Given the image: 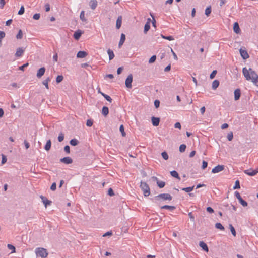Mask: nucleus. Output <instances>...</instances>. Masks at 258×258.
Returning <instances> with one entry per match:
<instances>
[{
  "label": "nucleus",
  "instance_id": "obj_12",
  "mask_svg": "<svg viewBox=\"0 0 258 258\" xmlns=\"http://www.w3.org/2000/svg\"><path fill=\"white\" fill-rule=\"evenodd\" d=\"M234 99L235 100H238L239 99L241 96V91L240 89H236L235 90L234 92Z\"/></svg>",
  "mask_w": 258,
  "mask_h": 258
},
{
  "label": "nucleus",
  "instance_id": "obj_3",
  "mask_svg": "<svg viewBox=\"0 0 258 258\" xmlns=\"http://www.w3.org/2000/svg\"><path fill=\"white\" fill-rule=\"evenodd\" d=\"M172 199V196L169 194H161L154 197V199L156 201H160L161 199L163 201H170Z\"/></svg>",
  "mask_w": 258,
  "mask_h": 258
},
{
  "label": "nucleus",
  "instance_id": "obj_56",
  "mask_svg": "<svg viewBox=\"0 0 258 258\" xmlns=\"http://www.w3.org/2000/svg\"><path fill=\"white\" fill-rule=\"evenodd\" d=\"M160 105V101L158 100H155L154 101V106L155 107L157 108L159 107Z\"/></svg>",
  "mask_w": 258,
  "mask_h": 258
},
{
  "label": "nucleus",
  "instance_id": "obj_53",
  "mask_svg": "<svg viewBox=\"0 0 258 258\" xmlns=\"http://www.w3.org/2000/svg\"><path fill=\"white\" fill-rule=\"evenodd\" d=\"M40 17V14L39 13L35 14L33 16V18L35 20H38L39 19Z\"/></svg>",
  "mask_w": 258,
  "mask_h": 258
},
{
  "label": "nucleus",
  "instance_id": "obj_17",
  "mask_svg": "<svg viewBox=\"0 0 258 258\" xmlns=\"http://www.w3.org/2000/svg\"><path fill=\"white\" fill-rule=\"evenodd\" d=\"M233 31L236 34H239L240 32V29L237 22H235L234 23Z\"/></svg>",
  "mask_w": 258,
  "mask_h": 258
},
{
  "label": "nucleus",
  "instance_id": "obj_24",
  "mask_svg": "<svg viewBox=\"0 0 258 258\" xmlns=\"http://www.w3.org/2000/svg\"><path fill=\"white\" fill-rule=\"evenodd\" d=\"M51 140H48L47 142H46V144L44 147V149L46 151H49L50 148H51Z\"/></svg>",
  "mask_w": 258,
  "mask_h": 258
},
{
  "label": "nucleus",
  "instance_id": "obj_4",
  "mask_svg": "<svg viewBox=\"0 0 258 258\" xmlns=\"http://www.w3.org/2000/svg\"><path fill=\"white\" fill-rule=\"evenodd\" d=\"M35 252L37 256H39L42 258L46 257L48 254L47 250L44 248H36Z\"/></svg>",
  "mask_w": 258,
  "mask_h": 258
},
{
  "label": "nucleus",
  "instance_id": "obj_33",
  "mask_svg": "<svg viewBox=\"0 0 258 258\" xmlns=\"http://www.w3.org/2000/svg\"><path fill=\"white\" fill-rule=\"evenodd\" d=\"M157 184L158 186L160 188L164 187L165 185V182L162 181H157Z\"/></svg>",
  "mask_w": 258,
  "mask_h": 258
},
{
  "label": "nucleus",
  "instance_id": "obj_15",
  "mask_svg": "<svg viewBox=\"0 0 258 258\" xmlns=\"http://www.w3.org/2000/svg\"><path fill=\"white\" fill-rule=\"evenodd\" d=\"M24 49L23 48L19 47L17 49L16 52L15 53V56L17 57H21L24 53Z\"/></svg>",
  "mask_w": 258,
  "mask_h": 258
},
{
  "label": "nucleus",
  "instance_id": "obj_64",
  "mask_svg": "<svg viewBox=\"0 0 258 258\" xmlns=\"http://www.w3.org/2000/svg\"><path fill=\"white\" fill-rule=\"evenodd\" d=\"M174 127H175V128L180 129L181 127V126L180 123L178 122H176L174 124Z\"/></svg>",
  "mask_w": 258,
  "mask_h": 258
},
{
  "label": "nucleus",
  "instance_id": "obj_23",
  "mask_svg": "<svg viewBox=\"0 0 258 258\" xmlns=\"http://www.w3.org/2000/svg\"><path fill=\"white\" fill-rule=\"evenodd\" d=\"M219 85V81L217 80H215L212 83V89L214 90L216 89Z\"/></svg>",
  "mask_w": 258,
  "mask_h": 258
},
{
  "label": "nucleus",
  "instance_id": "obj_21",
  "mask_svg": "<svg viewBox=\"0 0 258 258\" xmlns=\"http://www.w3.org/2000/svg\"><path fill=\"white\" fill-rule=\"evenodd\" d=\"M122 23V18L121 16L118 17L117 21H116V27L117 29H119L121 27Z\"/></svg>",
  "mask_w": 258,
  "mask_h": 258
},
{
  "label": "nucleus",
  "instance_id": "obj_6",
  "mask_svg": "<svg viewBox=\"0 0 258 258\" xmlns=\"http://www.w3.org/2000/svg\"><path fill=\"white\" fill-rule=\"evenodd\" d=\"M244 172L248 175L252 176L255 175L258 173V170L249 169L244 170Z\"/></svg>",
  "mask_w": 258,
  "mask_h": 258
},
{
  "label": "nucleus",
  "instance_id": "obj_20",
  "mask_svg": "<svg viewBox=\"0 0 258 258\" xmlns=\"http://www.w3.org/2000/svg\"><path fill=\"white\" fill-rule=\"evenodd\" d=\"M125 40V35L124 34L122 33L121 34L120 39L118 44V47L120 48L121 46L124 43V41Z\"/></svg>",
  "mask_w": 258,
  "mask_h": 258
},
{
  "label": "nucleus",
  "instance_id": "obj_63",
  "mask_svg": "<svg viewBox=\"0 0 258 258\" xmlns=\"http://www.w3.org/2000/svg\"><path fill=\"white\" fill-rule=\"evenodd\" d=\"M112 235V232L111 231H108L106 233H104L103 235V237H106L107 236H111Z\"/></svg>",
  "mask_w": 258,
  "mask_h": 258
},
{
  "label": "nucleus",
  "instance_id": "obj_51",
  "mask_svg": "<svg viewBox=\"0 0 258 258\" xmlns=\"http://www.w3.org/2000/svg\"><path fill=\"white\" fill-rule=\"evenodd\" d=\"M216 74H217V71L216 70L213 71V72L210 75V79H213L215 77V75H216Z\"/></svg>",
  "mask_w": 258,
  "mask_h": 258
},
{
  "label": "nucleus",
  "instance_id": "obj_19",
  "mask_svg": "<svg viewBox=\"0 0 258 258\" xmlns=\"http://www.w3.org/2000/svg\"><path fill=\"white\" fill-rule=\"evenodd\" d=\"M98 2L96 0H91L89 2L90 8L92 10H95L97 7Z\"/></svg>",
  "mask_w": 258,
  "mask_h": 258
},
{
  "label": "nucleus",
  "instance_id": "obj_48",
  "mask_svg": "<svg viewBox=\"0 0 258 258\" xmlns=\"http://www.w3.org/2000/svg\"><path fill=\"white\" fill-rule=\"evenodd\" d=\"M227 139L228 140V141H231L233 138V133L232 132L229 133L227 135Z\"/></svg>",
  "mask_w": 258,
  "mask_h": 258
},
{
  "label": "nucleus",
  "instance_id": "obj_22",
  "mask_svg": "<svg viewBox=\"0 0 258 258\" xmlns=\"http://www.w3.org/2000/svg\"><path fill=\"white\" fill-rule=\"evenodd\" d=\"M109 113V109L106 106H103L102 109V114L106 116Z\"/></svg>",
  "mask_w": 258,
  "mask_h": 258
},
{
  "label": "nucleus",
  "instance_id": "obj_45",
  "mask_svg": "<svg viewBox=\"0 0 258 258\" xmlns=\"http://www.w3.org/2000/svg\"><path fill=\"white\" fill-rule=\"evenodd\" d=\"M64 140V134L60 133L58 137V140L59 142H62Z\"/></svg>",
  "mask_w": 258,
  "mask_h": 258
},
{
  "label": "nucleus",
  "instance_id": "obj_8",
  "mask_svg": "<svg viewBox=\"0 0 258 258\" xmlns=\"http://www.w3.org/2000/svg\"><path fill=\"white\" fill-rule=\"evenodd\" d=\"M239 52L241 55V56L242 57L243 59H246L249 58V56L246 50L245 49H243L242 48H240L239 50Z\"/></svg>",
  "mask_w": 258,
  "mask_h": 258
},
{
  "label": "nucleus",
  "instance_id": "obj_13",
  "mask_svg": "<svg viewBox=\"0 0 258 258\" xmlns=\"http://www.w3.org/2000/svg\"><path fill=\"white\" fill-rule=\"evenodd\" d=\"M45 68L44 67H42L40 68L37 73V77L38 78H40L45 73Z\"/></svg>",
  "mask_w": 258,
  "mask_h": 258
},
{
  "label": "nucleus",
  "instance_id": "obj_50",
  "mask_svg": "<svg viewBox=\"0 0 258 258\" xmlns=\"http://www.w3.org/2000/svg\"><path fill=\"white\" fill-rule=\"evenodd\" d=\"M64 151L66 152L67 154L70 153V146L68 145H66L64 147Z\"/></svg>",
  "mask_w": 258,
  "mask_h": 258
},
{
  "label": "nucleus",
  "instance_id": "obj_62",
  "mask_svg": "<svg viewBox=\"0 0 258 258\" xmlns=\"http://www.w3.org/2000/svg\"><path fill=\"white\" fill-rule=\"evenodd\" d=\"M45 9L46 12H48L50 11V5L49 4L47 3L45 5Z\"/></svg>",
  "mask_w": 258,
  "mask_h": 258
},
{
  "label": "nucleus",
  "instance_id": "obj_35",
  "mask_svg": "<svg viewBox=\"0 0 258 258\" xmlns=\"http://www.w3.org/2000/svg\"><path fill=\"white\" fill-rule=\"evenodd\" d=\"M229 228L230 229V231H231L232 235L234 236H235L236 235V231H235L234 227L232 226V224H229Z\"/></svg>",
  "mask_w": 258,
  "mask_h": 258
},
{
  "label": "nucleus",
  "instance_id": "obj_46",
  "mask_svg": "<svg viewBox=\"0 0 258 258\" xmlns=\"http://www.w3.org/2000/svg\"><path fill=\"white\" fill-rule=\"evenodd\" d=\"M24 11H25L24 7V6H22L20 8V9L18 11V14L21 15L24 13Z\"/></svg>",
  "mask_w": 258,
  "mask_h": 258
},
{
  "label": "nucleus",
  "instance_id": "obj_43",
  "mask_svg": "<svg viewBox=\"0 0 258 258\" xmlns=\"http://www.w3.org/2000/svg\"><path fill=\"white\" fill-rule=\"evenodd\" d=\"M239 203L243 206L246 207L247 206V203L246 201L243 200L242 198L239 200Z\"/></svg>",
  "mask_w": 258,
  "mask_h": 258
},
{
  "label": "nucleus",
  "instance_id": "obj_41",
  "mask_svg": "<svg viewBox=\"0 0 258 258\" xmlns=\"http://www.w3.org/2000/svg\"><path fill=\"white\" fill-rule=\"evenodd\" d=\"M240 188V182L239 180H236L235 183V185L233 187V189H239Z\"/></svg>",
  "mask_w": 258,
  "mask_h": 258
},
{
  "label": "nucleus",
  "instance_id": "obj_31",
  "mask_svg": "<svg viewBox=\"0 0 258 258\" xmlns=\"http://www.w3.org/2000/svg\"><path fill=\"white\" fill-rule=\"evenodd\" d=\"M80 19L83 22H86L87 19L85 17V12L84 11H81L80 15Z\"/></svg>",
  "mask_w": 258,
  "mask_h": 258
},
{
  "label": "nucleus",
  "instance_id": "obj_28",
  "mask_svg": "<svg viewBox=\"0 0 258 258\" xmlns=\"http://www.w3.org/2000/svg\"><path fill=\"white\" fill-rule=\"evenodd\" d=\"M161 209H168L170 210H174L176 209V207L175 206H169V205H164L161 207Z\"/></svg>",
  "mask_w": 258,
  "mask_h": 258
},
{
  "label": "nucleus",
  "instance_id": "obj_9",
  "mask_svg": "<svg viewBox=\"0 0 258 258\" xmlns=\"http://www.w3.org/2000/svg\"><path fill=\"white\" fill-rule=\"evenodd\" d=\"M60 161L66 164H71L73 160L70 157H66L60 159Z\"/></svg>",
  "mask_w": 258,
  "mask_h": 258
},
{
  "label": "nucleus",
  "instance_id": "obj_14",
  "mask_svg": "<svg viewBox=\"0 0 258 258\" xmlns=\"http://www.w3.org/2000/svg\"><path fill=\"white\" fill-rule=\"evenodd\" d=\"M152 124L155 126H157L160 122V118L153 116L151 117Z\"/></svg>",
  "mask_w": 258,
  "mask_h": 258
},
{
  "label": "nucleus",
  "instance_id": "obj_7",
  "mask_svg": "<svg viewBox=\"0 0 258 258\" xmlns=\"http://www.w3.org/2000/svg\"><path fill=\"white\" fill-rule=\"evenodd\" d=\"M224 165H218L216 166V167H215L212 169V172L213 173H218V172L222 171L223 170H224Z\"/></svg>",
  "mask_w": 258,
  "mask_h": 258
},
{
  "label": "nucleus",
  "instance_id": "obj_2",
  "mask_svg": "<svg viewBox=\"0 0 258 258\" xmlns=\"http://www.w3.org/2000/svg\"><path fill=\"white\" fill-rule=\"evenodd\" d=\"M140 187L143 190L145 197L149 196L150 195V187L146 182L141 181Z\"/></svg>",
  "mask_w": 258,
  "mask_h": 258
},
{
  "label": "nucleus",
  "instance_id": "obj_39",
  "mask_svg": "<svg viewBox=\"0 0 258 258\" xmlns=\"http://www.w3.org/2000/svg\"><path fill=\"white\" fill-rule=\"evenodd\" d=\"M63 79V77L62 75H58L57 76L56 79V82L57 83H60Z\"/></svg>",
  "mask_w": 258,
  "mask_h": 258
},
{
  "label": "nucleus",
  "instance_id": "obj_60",
  "mask_svg": "<svg viewBox=\"0 0 258 258\" xmlns=\"http://www.w3.org/2000/svg\"><path fill=\"white\" fill-rule=\"evenodd\" d=\"M104 98H105V99H106L108 101H109V102H112V100L111 98L109 96H108V95H106V94L105 95H104Z\"/></svg>",
  "mask_w": 258,
  "mask_h": 258
},
{
  "label": "nucleus",
  "instance_id": "obj_34",
  "mask_svg": "<svg viewBox=\"0 0 258 258\" xmlns=\"http://www.w3.org/2000/svg\"><path fill=\"white\" fill-rule=\"evenodd\" d=\"M215 227L217 229H220L221 230H222V231L224 230V229H225L224 226H223L220 223H216Z\"/></svg>",
  "mask_w": 258,
  "mask_h": 258
},
{
  "label": "nucleus",
  "instance_id": "obj_36",
  "mask_svg": "<svg viewBox=\"0 0 258 258\" xmlns=\"http://www.w3.org/2000/svg\"><path fill=\"white\" fill-rule=\"evenodd\" d=\"M23 37V32H22V31L20 29L19 30V32L17 34V35H16V38L17 39H22Z\"/></svg>",
  "mask_w": 258,
  "mask_h": 258
},
{
  "label": "nucleus",
  "instance_id": "obj_37",
  "mask_svg": "<svg viewBox=\"0 0 258 258\" xmlns=\"http://www.w3.org/2000/svg\"><path fill=\"white\" fill-rule=\"evenodd\" d=\"M211 13V6L208 7L206 10L205 14L207 16H208Z\"/></svg>",
  "mask_w": 258,
  "mask_h": 258
},
{
  "label": "nucleus",
  "instance_id": "obj_40",
  "mask_svg": "<svg viewBox=\"0 0 258 258\" xmlns=\"http://www.w3.org/2000/svg\"><path fill=\"white\" fill-rule=\"evenodd\" d=\"M186 146L185 144H181L179 147V151L181 153L184 152L186 150Z\"/></svg>",
  "mask_w": 258,
  "mask_h": 258
},
{
  "label": "nucleus",
  "instance_id": "obj_54",
  "mask_svg": "<svg viewBox=\"0 0 258 258\" xmlns=\"http://www.w3.org/2000/svg\"><path fill=\"white\" fill-rule=\"evenodd\" d=\"M56 189V184L55 182H54L52 184L51 187H50V189L52 191H54Z\"/></svg>",
  "mask_w": 258,
  "mask_h": 258
},
{
  "label": "nucleus",
  "instance_id": "obj_32",
  "mask_svg": "<svg viewBox=\"0 0 258 258\" xmlns=\"http://www.w3.org/2000/svg\"><path fill=\"white\" fill-rule=\"evenodd\" d=\"M194 187H195L194 186H192L191 187L183 188H182V190L186 192H189L193 190Z\"/></svg>",
  "mask_w": 258,
  "mask_h": 258
},
{
  "label": "nucleus",
  "instance_id": "obj_10",
  "mask_svg": "<svg viewBox=\"0 0 258 258\" xmlns=\"http://www.w3.org/2000/svg\"><path fill=\"white\" fill-rule=\"evenodd\" d=\"M40 198L41 199L42 202L44 204L45 207L46 208L48 205H50L52 202L50 200H48L47 198L44 196H40Z\"/></svg>",
  "mask_w": 258,
  "mask_h": 258
},
{
  "label": "nucleus",
  "instance_id": "obj_44",
  "mask_svg": "<svg viewBox=\"0 0 258 258\" xmlns=\"http://www.w3.org/2000/svg\"><path fill=\"white\" fill-rule=\"evenodd\" d=\"M161 155L163 158L165 160H167L168 159V155L166 152L164 151L161 153Z\"/></svg>",
  "mask_w": 258,
  "mask_h": 258
},
{
  "label": "nucleus",
  "instance_id": "obj_30",
  "mask_svg": "<svg viewBox=\"0 0 258 258\" xmlns=\"http://www.w3.org/2000/svg\"><path fill=\"white\" fill-rule=\"evenodd\" d=\"M79 143V141L76 139H71L70 141V144L73 146L77 145Z\"/></svg>",
  "mask_w": 258,
  "mask_h": 258
},
{
  "label": "nucleus",
  "instance_id": "obj_38",
  "mask_svg": "<svg viewBox=\"0 0 258 258\" xmlns=\"http://www.w3.org/2000/svg\"><path fill=\"white\" fill-rule=\"evenodd\" d=\"M7 247H8V248L10 250H12L11 253L15 252L16 248H15V246H13V245H12V244H8L7 245Z\"/></svg>",
  "mask_w": 258,
  "mask_h": 258
},
{
  "label": "nucleus",
  "instance_id": "obj_26",
  "mask_svg": "<svg viewBox=\"0 0 258 258\" xmlns=\"http://www.w3.org/2000/svg\"><path fill=\"white\" fill-rule=\"evenodd\" d=\"M50 77H47L45 80L42 82V84L45 85L47 89H49L48 83L50 81Z\"/></svg>",
  "mask_w": 258,
  "mask_h": 258
},
{
  "label": "nucleus",
  "instance_id": "obj_1",
  "mask_svg": "<svg viewBox=\"0 0 258 258\" xmlns=\"http://www.w3.org/2000/svg\"><path fill=\"white\" fill-rule=\"evenodd\" d=\"M242 72L246 80H251L255 85L258 87V75L255 71L251 68L247 70L244 67L242 69Z\"/></svg>",
  "mask_w": 258,
  "mask_h": 258
},
{
  "label": "nucleus",
  "instance_id": "obj_47",
  "mask_svg": "<svg viewBox=\"0 0 258 258\" xmlns=\"http://www.w3.org/2000/svg\"><path fill=\"white\" fill-rule=\"evenodd\" d=\"M156 55H153L150 59H149V63H152L153 62H154L155 61H156Z\"/></svg>",
  "mask_w": 258,
  "mask_h": 258
},
{
  "label": "nucleus",
  "instance_id": "obj_25",
  "mask_svg": "<svg viewBox=\"0 0 258 258\" xmlns=\"http://www.w3.org/2000/svg\"><path fill=\"white\" fill-rule=\"evenodd\" d=\"M170 174L173 177H175L179 180H180V178L179 174L177 171H176L175 170L172 171L170 172Z\"/></svg>",
  "mask_w": 258,
  "mask_h": 258
},
{
  "label": "nucleus",
  "instance_id": "obj_11",
  "mask_svg": "<svg viewBox=\"0 0 258 258\" xmlns=\"http://www.w3.org/2000/svg\"><path fill=\"white\" fill-rule=\"evenodd\" d=\"M82 33L83 32L81 30H78L77 31H75L73 35L74 39L76 40H79Z\"/></svg>",
  "mask_w": 258,
  "mask_h": 258
},
{
  "label": "nucleus",
  "instance_id": "obj_59",
  "mask_svg": "<svg viewBox=\"0 0 258 258\" xmlns=\"http://www.w3.org/2000/svg\"><path fill=\"white\" fill-rule=\"evenodd\" d=\"M108 194L110 196H112L114 195V191L113 189L111 188H110L108 190Z\"/></svg>",
  "mask_w": 258,
  "mask_h": 258
},
{
  "label": "nucleus",
  "instance_id": "obj_27",
  "mask_svg": "<svg viewBox=\"0 0 258 258\" xmlns=\"http://www.w3.org/2000/svg\"><path fill=\"white\" fill-rule=\"evenodd\" d=\"M107 53L109 55V60H112L114 57V54L113 51L112 50L109 49L107 50Z\"/></svg>",
  "mask_w": 258,
  "mask_h": 258
},
{
  "label": "nucleus",
  "instance_id": "obj_16",
  "mask_svg": "<svg viewBox=\"0 0 258 258\" xmlns=\"http://www.w3.org/2000/svg\"><path fill=\"white\" fill-rule=\"evenodd\" d=\"M200 246L202 248L203 250L206 252H208L209 249L207 245L203 241H200L199 243Z\"/></svg>",
  "mask_w": 258,
  "mask_h": 258
},
{
  "label": "nucleus",
  "instance_id": "obj_61",
  "mask_svg": "<svg viewBox=\"0 0 258 258\" xmlns=\"http://www.w3.org/2000/svg\"><path fill=\"white\" fill-rule=\"evenodd\" d=\"M235 196H236L237 199L238 200V201L242 198L240 194L238 191L235 192Z\"/></svg>",
  "mask_w": 258,
  "mask_h": 258
},
{
  "label": "nucleus",
  "instance_id": "obj_18",
  "mask_svg": "<svg viewBox=\"0 0 258 258\" xmlns=\"http://www.w3.org/2000/svg\"><path fill=\"white\" fill-rule=\"evenodd\" d=\"M88 55V53L84 51H79L77 54L78 58H83L85 57Z\"/></svg>",
  "mask_w": 258,
  "mask_h": 258
},
{
  "label": "nucleus",
  "instance_id": "obj_57",
  "mask_svg": "<svg viewBox=\"0 0 258 258\" xmlns=\"http://www.w3.org/2000/svg\"><path fill=\"white\" fill-rule=\"evenodd\" d=\"M208 166V163L205 161H203L202 168L203 169H205Z\"/></svg>",
  "mask_w": 258,
  "mask_h": 258
},
{
  "label": "nucleus",
  "instance_id": "obj_29",
  "mask_svg": "<svg viewBox=\"0 0 258 258\" xmlns=\"http://www.w3.org/2000/svg\"><path fill=\"white\" fill-rule=\"evenodd\" d=\"M150 28V25L149 24V22H147L146 24L144 26V33H147V32L149 30Z\"/></svg>",
  "mask_w": 258,
  "mask_h": 258
},
{
  "label": "nucleus",
  "instance_id": "obj_58",
  "mask_svg": "<svg viewBox=\"0 0 258 258\" xmlns=\"http://www.w3.org/2000/svg\"><path fill=\"white\" fill-rule=\"evenodd\" d=\"M207 211L209 213H214V211L212 208L211 207H208L206 208Z\"/></svg>",
  "mask_w": 258,
  "mask_h": 258
},
{
  "label": "nucleus",
  "instance_id": "obj_5",
  "mask_svg": "<svg viewBox=\"0 0 258 258\" xmlns=\"http://www.w3.org/2000/svg\"><path fill=\"white\" fill-rule=\"evenodd\" d=\"M133 81V76L130 74L125 80V86L128 88H132V82Z\"/></svg>",
  "mask_w": 258,
  "mask_h": 258
},
{
  "label": "nucleus",
  "instance_id": "obj_52",
  "mask_svg": "<svg viewBox=\"0 0 258 258\" xmlns=\"http://www.w3.org/2000/svg\"><path fill=\"white\" fill-rule=\"evenodd\" d=\"M28 65H29V63L28 62H27V63H25L24 64L19 67V70H21V71H24V68H26V67H27Z\"/></svg>",
  "mask_w": 258,
  "mask_h": 258
},
{
  "label": "nucleus",
  "instance_id": "obj_55",
  "mask_svg": "<svg viewBox=\"0 0 258 258\" xmlns=\"http://www.w3.org/2000/svg\"><path fill=\"white\" fill-rule=\"evenodd\" d=\"M2 164H4L7 162V157L4 155L2 154Z\"/></svg>",
  "mask_w": 258,
  "mask_h": 258
},
{
  "label": "nucleus",
  "instance_id": "obj_49",
  "mask_svg": "<svg viewBox=\"0 0 258 258\" xmlns=\"http://www.w3.org/2000/svg\"><path fill=\"white\" fill-rule=\"evenodd\" d=\"M93 123V121L92 119H88L87 120L86 125L87 126L91 127Z\"/></svg>",
  "mask_w": 258,
  "mask_h": 258
},
{
  "label": "nucleus",
  "instance_id": "obj_42",
  "mask_svg": "<svg viewBox=\"0 0 258 258\" xmlns=\"http://www.w3.org/2000/svg\"><path fill=\"white\" fill-rule=\"evenodd\" d=\"M119 130L121 133L122 136L124 137L126 135V134L124 132V126L122 124L120 126Z\"/></svg>",
  "mask_w": 258,
  "mask_h": 258
}]
</instances>
